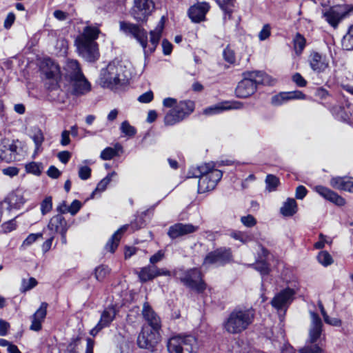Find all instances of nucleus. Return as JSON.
I'll list each match as a JSON object with an SVG mask.
<instances>
[{
	"mask_svg": "<svg viewBox=\"0 0 353 353\" xmlns=\"http://www.w3.org/2000/svg\"><path fill=\"white\" fill-rule=\"evenodd\" d=\"M223 57L225 61L230 64H234L236 62V54L230 45H228L223 51Z\"/></svg>",
	"mask_w": 353,
	"mask_h": 353,
	"instance_id": "603ef678",
	"label": "nucleus"
},
{
	"mask_svg": "<svg viewBox=\"0 0 353 353\" xmlns=\"http://www.w3.org/2000/svg\"><path fill=\"white\" fill-rule=\"evenodd\" d=\"M15 19H16V17H15L14 13L13 12H9L7 14V16L4 20V22H3L4 28L6 30H9L12 27L13 23H14Z\"/></svg>",
	"mask_w": 353,
	"mask_h": 353,
	"instance_id": "774afa93",
	"label": "nucleus"
},
{
	"mask_svg": "<svg viewBox=\"0 0 353 353\" xmlns=\"http://www.w3.org/2000/svg\"><path fill=\"white\" fill-rule=\"evenodd\" d=\"M166 17L165 16H162L155 27L154 30H150V41L151 43V47L149 48V51L150 53H152L155 51L156 48L159 43V41L161 39L162 32L163 31L165 27Z\"/></svg>",
	"mask_w": 353,
	"mask_h": 353,
	"instance_id": "cd10ccee",
	"label": "nucleus"
},
{
	"mask_svg": "<svg viewBox=\"0 0 353 353\" xmlns=\"http://www.w3.org/2000/svg\"><path fill=\"white\" fill-rule=\"evenodd\" d=\"M312 327L310 331H323V322L317 312H311Z\"/></svg>",
	"mask_w": 353,
	"mask_h": 353,
	"instance_id": "09e8293b",
	"label": "nucleus"
},
{
	"mask_svg": "<svg viewBox=\"0 0 353 353\" xmlns=\"http://www.w3.org/2000/svg\"><path fill=\"white\" fill-rule=\"evenodd\" d=\"M292 43L296 54L299 56L303 53L306 46L307 41L302 34L296 32L293 38Z\"/></svg>",
	"mask_w": 353,
	"mask_h": 353,
	"instance_id": "e433bc0d",
	"label": "nucleus"
},
{
	"mask_svg": "<svg viewBox=\"0 0 353 353\" xmlns=\"http://www.w3.org/2000/svg\"><path fill=\"white\" fill-rule=\"evenodd\" d=\"M26 172L35 176H40L42 173L43 164L41 162L31 161L25 165Z\"/></svg>",
	"mask_w": 353,
	"mask_h": 353,
	"instance_id": "37998d69",
	"label": "nucleus"
},
{
	"mask_svg": "<svg viewBox=\"0 0 353 353\" xmlns=\"http://www.w3.org/2000/svg\"><path fill=\"white\" fill-rule=\"evenodd\" d=\"M324 336L321 332H310L308 341L305 345L299 350V353H323L322 345Z\"/></svg>",
	"mask_w": 353,
	"mask_h": 353,
	"instance_id": "aec40b11",
	"label": "nucleus"
},
{
	"mask_svg": "<svg viewBox=\"0 0 353 353\" xmlns=\"http://www.w3.org/2000/svg\"><path fill=\"white\" fill-rule=\"evenodd\" d=\"M114 316L115 310L113 307L105 309L101 313L100 320L97 324L90 331H101L111 323L114 319Z\"/></svg>",
	"mask_w": 353,
	"mask_h": 353,
	"instance_id": "2f4dec72",
	"label": "nucleus"
},
{
	"mask_svg": "<svg viewBox=\"0 0 353 353\" xmlns=\"http://www.w3.org/2000/svg\"><path fill=\"white\" fill-rule=\"evenodd\" d=\"M91 173H92V169L89 166H88V165L81 166V167H80V168L79 170V177L81 180H84V181L88 180V179L90 178Z\"/></svg>",
	"mask_w": 353,
	"mask_h": 353,
	"instance_id": "bf43d9fd",
	"label": "nucleus"
},
{
	"mask_svg": "<svg viewBox=\"0 0 353 353\" xmlns=\"http://www.w3.org/2000/svg\"><path fill=\"white\" fill-rule=\"evenodd\" d=\"M40 69L46 79L54 80L61 73L60 67L52 59L44 58L41 63Z\"/></svg>",
	"mask_w": 353,
	"mask_h": 353,
	"instance_id": "4be33fe9",
	"label": "nucleus"
},
{
	"mask_svg": "<svg viewBox=\"0 0 353 353\" xmlns=\"http://www.w3.org/2000/svg\"><path fill=\"white\" fill-rule=\"evenodd\" d=\"M79 53L89 62H95L100 57L99 45L96 41H75Z\"/></svg>",
	"mask_w": 353,
	"mask_h": 353,
	"instance_id": "2eb2a0df",
	"label": "nucleus"
},
{
	"mask_svg": "<svg viewBox=\"0 0 353 353\" xmlns=\"http://www.w3.org/2000/svg\"><path fill=\"white\" fill-rule=\"evenodd\" d=\"M40 210L42 215H46L52 210V197L47 196L41 202Z\"/></svg>",
	"mask_w": 353,
	"mask_h": 353,
	"instance_id": "3c124183",
	"label": "nucleus"
},
{
	"mask_svg": "<svg viewBox=\"0 0 353 353\" xmlns=\"http://www.w3.org/2000/svg\"><path fill=\"white\" fill-rule=\"evenodd\" d=\"M351 13H353V5H336L323 12V17L332 27L336 28L340 21Z\"/></svg>",
	"mask_w": 353,
	"mask_h": 353,
	"instance_id": "9b49d317",
	"label": "nucleus"
},
{
	"mask_svg": "<svg viewBox=\"0 0 353 353\" xmlns=\"http://www.w3.org/2000/svg\"><path fill=\"white\" fill-rule=\"evenodd\" d=\"M44 230L45 229H43V231L41 232L30 233V234H28V236L23 241L21 247L26 248L32 245L38 239H43Z\"/></svg>",
	"mask_w": 353,
	"mask_h": 353,
	"instance_id": "49530a36",
	"label": "nucleus"
},
{
	"mask_svg": "<svg viewBox=\"0 0 353 353\" xmlns=\"http://www.w3.org/2000/svg\"><path fill=\"white\" fill-rule=\"evenodd\" d=\"M48 304L46 302H42L40 307L32 315V323L30 329L33 331H39L41 329V323L47 314V307Z\"/></svg>",
	"mask_w": 353,
	"mask_h": 353,
	"instance_id": "7c9ffc66",
	"label": "nucleus"
},
{
	"mask_svg": "<svg viewBox=\"0 0 353 353\" xmlns=\"http://www.w3.org/2000/svg\"><path fill=\"white\" fill-rule=\"evenodd\" d=\"M241 80L234 90L235 96L239 99H246L253 95L258 86L265 85L270 76L263 71H246L243 73Z\"/></svg>",
	"mask_w": 353,
	"mask_h": 353,
	"instance_id": "f03ea898",
	"label": "nucleus"
},
{
	"mask_svg": "<svg viewBox=\"0 0 353 353\" xmlns=\"http://www.w3.org/2000/svg\"><path fill=\"white\" fill-rule=\"evenodd\" d=\"M38 284V281L34 277H30L27 281L26 279L22 280L21 291L25 292L34 288Z\"/></svg>",
	"mask_w": 353,
	"mask_h": 353,
	"instance_id": "5fc2aeb1",
	"label": "nucleus"
},
{
	"mask_svg": "<svg viewBox=\"0 0 353 353\" xmlns=\"http://www.w3.org/2000/svg\"><path fill=\"white\" fill-rule=\"evenodd\" d=\"M234 254L231 248L221 246L208 252L203 259V265L225 266L234 262Z\"/></svg>",
	"mask_w": 353,
	"mask_h": 353,
	"instance_id": "1a4fd4ad",
	"label": "nucleus"
},
{
	"mask_svg": "<svg viewBox=\"0 0 353 353\" xmlns=\"http://www.w3.org/2000/svg\"><path fill=\"white\" fill-rule=\"evenodd\" d=\"M128 227L129 225L128 224L123 225L114 232V233L108 239L104 246V250L106 252H108L111 254H114L116 252L120 243L121 239L124 233L128 229Z\"/></svg>",
	"mask_w": 353,
	"mask_h": 353,
	"instance_id": "bb28decb",
	"label": "nucleus"
},
{
	"mask_svg": "<svg viewBox=\"0 0 353 353\" xmlns=\"http://www.w3.org/2000/svg\"><path fill=\"white\" fill-rule=\"evenodd\" d=\"M266 190L268 192H274L276 190L280 185V179L276 175L268 174L265 178Z\"/></svg>",
	"mask_w": 353,
	"mask_h": 353,
	"instance_id": "79ce46f5",
	"label": "nucleus"
},
{
	"mask_svg": "<svg viewBox=\"0 0 353 353\" xmlns=\"http://www.w3.org/2000/svg\"><path fill=\"white\" fill-rule=\"evenodd\" d=\"M241 221L247 228H252L257 223L256 219L251 214L241 216Z\"/></svg>",
	"mask_w": 353,
	"mask_h": 353,
	"instance_id": "13d9d810",
	"label": "nucleus"
},
{
	"mask_svg": "<svg viewBox=\"0 0 353 353\" xmlns=\"http://www.w3.org/2000/svg\"><path fill=\"white\" fill-rule=\"evenodd\" d=\"M195 109V103L191 100L180 101L164 117L165 125H174L189 117Z\"/></svg>",
	"mask_w": 353,
	"mask_h": 353,
	"instance_id": "0eeeda50",
	"label": "nucleus"
},
{
	"mask_svg": "<svg viewBox=\"0 0 353 353\" xmlns=\"http://www.w3.org/2000/svg\"><path fill=\"white\" fill-rule=\"evenodd\" d=\"M314 97L321 99V100H325L329 97H330V94L325 88L323 87H319L315 90Z\"/></svg>",
	"mask_w": 353,
	"mask_h": 353,
	"instance_id": "e2e57ef3",
	"label": "nucleus"
},
{
	"mask_svg": "<svg viewBox=\"0 0 353 353\" xmlns=\"http://www.w3.org/2000/svg\"><path fill=\"white\" fill-rule=\"evenodd\" d=\"M208 3L203 2L191 6L188 10V15L192 22L199 23L205 21L206 14L209 11Z\"/></svg>",
	"mask_w": 353,
	"mask_h": 353,
	"instance_id": "412c9836",
	"label": "nucleus"
},
{
	"mask_svg": "<svg viewBox=\"0 0 353 353\" xmlns=\"http://www.w3.org/2000/svg\"><path fill=\"white\" fill-rule=\"evenodd\" d=\"M314 190L325 200L336 206L342 207L346 203V201L343 196L327 187L318 185L314 188Z\"/></svg>",
	"mask_w": 353,
	"mask_h": 353,
	"instance_id": "f3484780",
	"label": "nucleus"
},
{
	"mask_svg": "<svg viewBox=\"0 0 353 353\" xmlns=\"http://www.w3.org/2000/svg\"><path fill=\"white\" fill-rule=\"evenodd\" d=\"M152 0H134L130 14L139 23H145L154 10Z\"/></svg>",
	"mask_w": 353,
	"mask_h": 353,
	"instance_id": "f8f14e48",
	"label": "nucleus"
},
{
	"mask_svg": "<svg viewBox=\"0 0 353 353\" xmlns=\"http://www.w3.org/2000/svg\"><path fill=\"white\" fill-rule=\"evenodd\" d=\"M81 208L82 203L79 200L74 199L70 205L68 206V211L72 216H74L79 212Z\"/></svg>",
	"mask_w": 353,
	"mask_h": 353,
	"instance_id": "4d7b16f0",
	"label": "nucleus"
},
{
	"mask_svg": "<svg viewBox=\"0 0 353 353\" xmlns=\"http://www.w3.org/2000/svg\"><path fill=\"white\" fill-rule=\"evenodd\" d=\"M223 14V20H231L236 0H214Z\"/></svg>",
	"mask_w": 353,
	"mask_h": 353,
	"instance_id": "473e14b6",
	"label": "nucleus"
},
{
	"mask_svg": "<svg viewBox=\"0 0 353 353\" xmlns=\"http://www.w3.org/2000/svg\"><path fill=\"white\" fill-rule=\"evenodd\" d=\"M298 211L297 203L294 199L288 198L280 209L281 213L284 216H292Z\"/></svg>",
	"mask_w": 353,
	"mask_h": 353,
	"instance_id": "f704fd0d",
	"label": "nucleus"
},
{
	"mask_svg": "<svg viewBox=\"0 0 353 353\" xmlns=\"http://www.w3.org/2000/svg\"><path fill=\"white\" fill-rule=\"evenodd\" d=\"M26 201V200L19 190L12 191L3 200V202L8 204V210L20 209L24 205Z\"/></svg>",
	"mask_w": 353,
	"mask_h": 353,
	"instance_id": "c756f323",
	"label": "nucleus"
},
{
	"mask_svg": "<svg viewBox=\"0 0 353 353\" xmlns=\"http://www.w3.org/2000/svg\"><path fill=\"white\" fill-rule=\"evenodd\" d=\"M255 318V310L235 307L224 321L223 325L225 331H245L252 325Z\"/></svg>",
	"mask_w": 353,
	"mask_h": 353,
	"instance_id": "20e7f679",
	"label": "nucleus"
},
{
	"mask_svg": "<svg viewBox=\"0 0 353 353\" xmlns=\"http://www.w3.org/2000/svg\"><path fill=\"white\" fill-rule=\"evenodd\" d=\"M19 140L4 137L0 141V161L10 163L16 159L19 154L17 143Z\"/></svg>",
	"mask_w": 353,
	"mask_h": 353,
	"instance_id": "4468645a",
	"label": "nucleus"
},
{
	"mask_svg": "<svg viewBox=\"0 0 353 353\" xmlns=\"http://www.w3.org/2000/svg\"><path fill=\"white\" fill-rule=\"evenodd\" d=\"M154 265L151 266L150 265L141 268L138 273L139 281L144 283L153 280L154 279Z\"/></svg>",
	"mask_w": 353,
	"mask_h": 353,
	"instance_id": "4c0bfd02",
	"label": "nucleus"
},
{
	"mask_svg": "<svg viewBox=\"0 0 353 353\" xmlns=\"http://www.w3.org/2000/svg\"><path fill=\"white\" fill-rule=\"evenodd\" d=\"M111 273V268L105 264H101L97 266L93 272V274L96 280L102 283Z\"/></svg>",
	"mask_w": 353,
	"mask_h": 353,
	"instance_id": "c9c22d12",
	"label": "nucleus"
},
{
	"mask_svg": "<svg viewBox=\"0 0 353 353\" xmlns=\"http://www.w3.org/2000/svg\"><path fill=\"white\" fill-rule=\"evenodd\" d=\"M118 155V151L116 148H113L111 147H106L105 149H103L101 154H100V158L103 160L107 161V160H111L114 157H117Z\"/></svg>",
	"mask_w": 353,
	"mask_h": 353,
	"instance_id": "864d4df0",
	"label": "nucleus"
},
{
	"mask_svg": "<svg viewBox=\"0 0 353 353\" xmlns=\"http://www.w3.org/2000/svg\"><path fill=\"white\" fill-rule=\"evenodd\" d=\"M308 193L307 188L303 185H299L296 187L295 191V198L299 200L303 199Z\"/></svg>",
	"mask_w": 353,
	"mask_h": 353,
	"instance_id": "338daca9",
	"label": "nucleus"
},
{
	"mask_svg": "<svg viewBox=\"0 0 353 353\" xmlns=\"http://www.w3.org/2000/svg\"><path fill=\"white\" fill-rule=\"evenodd\" d=\"M120 130L123 134L128 137H133L137 134V129L131 125L128 121L121 123Z\"/></svg>",
	"mask_w": 353,
	"mask_h": 353,
	"instance_id": "8fccbe9b",
	"label": "nucleus"
},
{
	"mask_svg": "<svg viewBox=\"0 0 353 353\" xmlns=\"http://www.w3.org/2000/svg\"><path fill=\"white\" fill-rule=\"evenodd\" d=\"M154 99V94L152 90L147 91L144 92L143 94H141L138 97V101L140 103H148L151 102Z\"/></svg>",
	"mask_w": 353,
	"mask_h": 353,
	"instance_id": "0e129e2a",
	"label": "nucleus"
},
{
	"mask_svg": "<svg viewBox=\"0 0 353 353\" xmlns=\"http://www.w3.org/2000/svg\"><path fill=\"white\" fill-rule=\"evenodd\" d=\"M159 332H140L137 338V344L141 348L152 350L159 342Z\"/></svg>",
	"mask_w": 353,
	"mask_h": 353,
	"instance_id": "b1692460",
	"label": "nucleus"
},
{
	"mask_svg": "<svg viewBox=\"0 0 353 353\" xmlns=\"http://www.w3.org/2000/svg\"><path fill=\"white\" fill-rule=\"evenodd\" d=\"M330 185L335 190L353 193V181L350 176H332L330 180Z\"/></svg>",
	"mask_w": 353,
	"mask_h": 353,
	"instance_id": "a878e982",
	"label": "nucleus"
},
{
	"mask_svg": "<svg viewBox=\"0 0 353 353\" xmlns=\"http://www.w3.org/2000/svg\"><path fill=\"white\" fill-rule=\"evenodd\" d=\"M142 314L148 324L153 331H160L161 323L160 317L154 311L148 302H145L143 305Z\"/></svg>",
	"mask_w": 353,
	"mask_h": 353,
	"instance_id": "5701e85b",
	"label": "nucleus"
},
{
	"mask_svg": "<svg viewBox=\"0 0 353 353\" xmlns=\"http://www.w3.org/2000/svg\"><path fill=\"white\" fill-rule=\"evenodd\" d=\"M173 276L184 286L195 291L197 294L203 293L207 288V283L203 279L204 275L199 268L174 270Z\"/></svg>",
	"mask_w": 353,
	"mask_h": 353,
	"instance_id": "39448f33",
	"label": "nucleus"
},
{
	"mask_svg": "<svg viewBox=\"0 0 353 353\" xmlns=\"http://www.w3.org/2000/svg\"><path fill=\"white\" fill-rule=\"evenodd\" d=\"M243 103L239 101H225L214 106H210L205 109L204 112L206 114H214L222 112L224 110L232 109H241Z\"/></svg>",
	"mask_w": 353,
	"mask_h": 353,
	"instance_id": "393cba45",
	"label": "nucleus"
},
{
	"mask_svg": "<svg viewBox=\"0 0 353 353\" xmlns=\"http://www.w3.org/2000/svg\"><path fill=\"white\" fill-rule=\"evenodd\" d=\"M54 239V234L51 233L50 236L42 243L41 250L43 254H46L51 249Z\"/></svg>",
	"mask_w": 353,
	"mask_h": 353,
	"instance_id": "69168bd1",
	"label": "nucleus"
},
{
	"mask_svg": "<svg viewBox=\"0 0 353 353\" xmlns=\"http://www.w3.org/2000/svg\"><path fill=\"white\" fill-rule=\"evenodd\" d=\"M320 309L322 316L323 317L324 321L326 324H329L330 325L334 326H341L342 324V321L341 319L338 318L331 317L330 316L326 311L324 309V307L322 303H320Z\"/></svg>",
	"mask_w": 353,
	"mask_h": 353,
	"instance_id": "de8ad7c7",
	"label": "nucleus"
},
{
	"mask_svg": "<svg viewBox=\"0 0 353 353\" xmlns=\"http://www.w3.org/2000/svg\"><path fill=\"white\" fill-rule=\"evenodd\" d=\"M101 81L103 87L113 89H121L129 84L128 79H120L118 68L114 63H109L101 73Z\"/></svg>",
	"mask_w": 353,
	"mask_h": 353,
	"instance_id": "6e6552de",
	"label": "nucleus"
},
{
	"mask_svg": "<svg viewBox=\"0 0 353 353\" xmlns=\"http://www.w3.org/2000/svg\"><path fill=\"white\" fill-rule=\"evenodd\" d=\"M169 353H196L199 344L193 334H179L170 337L167 343Z\"/></svg>",
	"mask_w": 353,
	"mask_h": 353,
	"instance_id": "423d86ee",
	"label": "nucleus"
},
{
	"mask_svg": "<svg viewBox=\"0 0 353 353\" xmlns=\"http://www.w3.org/2000/svg\"><path fill=\"white\" fill-rule=\"evenodd\" d=\"M32 139L34 141L35 148L34 151V154H37L39 151H40L42 148V144L44 141V136L43 133L41 129H38L34 134L32 136Z\"/></svg>",
	"mask_w": 353,
	"mask_h": 353,
	"instance_id": "a18cd8bd",
	"label": "nucleus"
},
{
	"mask_svg": "<svg viewBox=\"0 0 353 353\" xmlns=\"http://www.w3.org/2000/svg\"><path fill=\"white\" fill-rule=\"evenodd\" d=\"M3 232L9 233L17 229V225L15 219L3 223L1 225Z\"/></svg>",
	"mask_w": 353,
	"mask_h": 353,
	"instance_id": "680f3d73",
	"label": "nucleus"
},
{
	"mask_svg": "<svg viewBox=\"0 0 353 353\" xmlns=\"http://www.w3.org/2000/svg\"><path fill=\"white\" fill-rule=\"evenodd\" d=\"M47 228L52 232L58 234L64 230L68 231L70 228V225L63 215L55 214L50 218Z\"/></svg>",
	"mask_w": 353,
	"mask_h": 353,
	"instance_id": "c85d7f7f",
	"label": "nucleus"
},
{
	"mask_svg": "<svg viewBox=\"0 0 353 353\" xmlns=\"http://www.w3.org/2000/svg\"><path fill=\"white\" fill-rule=\"evenodd\" d=\"M307 95L302 91L296 90L294 91L280 92L271 98V103L274 106H280L292 100H305Z\"/></svg>",
	"mask_w": 353,
	"mask_h": 353,
	"instance_id": "dca6fc26",
	"label": "nucleus"
},
{
	"mask_svg": "<svg viewBox=\"0 0 353 353\" xmlns=\"http://www.w3.org/2000/svg\"><path fill=\"white\" fill-rule=\"evenodd\" d=\"M295 290L290 287L281 290L276 293L270 301V304L278 312L284 311L285 314L287 310L294 299Z\"/></svg>",
	"mask_w": 353,
	"mask_h": 353,
	"instance_id": "ddd939ff",
	"label": "nucleus"
},
{
	"mask_svg": "<svg viewBox=\"0 0 353 353\" xmlns=\"http://www.w3.org/2000/svg\"><path fill=\"white\" fill-rule=\"evenodd\" d=\"M311 69L316 73H323L329 67V60L326 55L312 50L307 59Z\"/></svg>",
	"mask_w": 353,
	"mask_h": 353,
	"instance_id": "6ab92c4d",
	"label": "nucleus"
},
{
	"mask_svg": "<svg viewBox=\"0 0 353 353\" xmlns=\"http://www.w3.org/2000/svg\"><path fill=\"white\" fill-rule=\"evenodd\" d=\"M317 261L324 267H327L334 263L331 254L326 250L320 251L316 256Z\"/></svg>",
	"mask_w": 353,
	"mask_h": 353,
	"instance_id": "c03bdc74",
	"label": "nucleus"
},
{
	"mask_svg": "<svg viewBox=\"0 0 353 353\" xmlns=\"http://www.w3.org/2000/svg\"><path fill=\"white\" fill-rule=\"evenodd\" d=\"M66 67L65 79L71 84V94L80 97L90 92L92 85L83 73L79 61L70 60L67 63Z\"/></svg>",
	"mask_w": 353,
	"mask_h": 353,
	"instance_id": "7ed1b4c3",
	"label": "nucleus"
},
{
	"mask_svg": "<svg viewBox=\"0 0 353 353\" xmlns=\"http://www.w3.org/2000/svg\"><path fill=\"white\" fill-rule=\"evenodd\" d=\"M292 80L299 88H304L307 84V81L299 72H295L292 76Z\"/></svg>",
	"mask_w": 353,
	"mask_h": 353,
	"instance_id": "6e6d98bb",
	"label": "nucleus"
},
{
	"mask_svg": "<svg viewBox=\"0 0 353 353\" xmlns=\"http://www.w3.org/2000/svg\"><path fill=\"white\" fill-rule=\"evenodd\" d=\"M271 35V26L269 23L265 24L259 33V39L260 41H264Z\"/></svg>",
	"mask_w": 353,
	"mask_h": 353,
	"instance_id": "052dcab7",
	"label": "nucleus"
},
{
	"mask_svg": "<svg viewBox=\"0 0 353 353\" xmlns=\"http://www.w3.org/2000/svg\"><path fill=\"white\" fill-rule=\"evenodd\" d=\"M101 30L98 27L87 26L83 28V33L76 38L75 41H96Z\"/></svg>",
	"mask_w": 353,
	"mask_h": 353,
	"instance_id": "72a5a7b5",
	"label": "nucleus"
},
{
	"mask_svg": "<svg viewBox=\"0 0 353 353\" xmlns=\"http://www.w3.org/2000/svg\"><path fill=\"white\" fill-rule=\"evenodd\" d=\"M252 266L263 276L268 275L271 272L270 265L266 260H256Z\"/></svg>",
	"mask_w": 353,
	"mask_h": 353,
	"instance_id": "ea45409f",
	"label": "nucleus"
},
{
	"mask_svg": "<svg viewBox=\"0 0 353 353\" xmlns=\"http://www.w3.org/2000/svg\"><path fill=\"white\" fill-rule=\"evenodd\" d=\"M229 236L234 240L239 241L243 244H246L252 241V235L240 230H232Z\"/></svg>",
	"mask_w": 353,
	"mask_h": 353,
	"instance_id": "58836bf2",
	"label": "nucleus"
},
{
	"mask_svg": "<svg viewBox=\"0 0 353 353\" xmlns=\"http://www.w3.org/2000/svg\"><path fill=\"white\" fill-rule=\"evenodd\" d=\"M214 165L204 163L191 168L188 172L190 178H199L198 192L204 193L213 190L223 176V172L215 169Z\"/></svg>",
	"mask_w": 353,
	"mask_h": 353,
	"instance_id": "f257e3e1",
	"label": "nucleus"
},
{
	"mask_svg": "<svg viewBox=\"0 0 353 353\" xmlns=\"http://www.w3.org/2000/svg\"><path fill=\"white\" fill-rule=\"evenodd\" d=\"M342 46L347 50H353V24L348 27L346 34L343 36Z\"/></svg>",
	"mask_w": 353,
	"mask_h": 353,
	"instance_id": "a19ab883",
	"label": "nucleus"
},
{
	"mask_svg": "<svg viewBox=\"0 0 353 353\" xmlns=\"http://www.w3.org/2000/svg\"><path fill=\"white\" fill-rule=\"evenodd\" d=\"M199 230V226L192 223H176L170 225L168 230V236L171 239H176L181 236L192 234Z\"/></svg>",
	"mask_w": 353,
	"mask_h": 353,
	"instance_id": "a211bd4d",
	"label": "nucleus"
},
{
	"mask_svg": "<svg viewBox=\"0 0 353 353\" xmlns=\"http://www.w3.org/2000/svg\"><path fill=\"white\" fill-rule=\"evenodd\" d=\"M141 23L135 24L130 22L121 21L119 22V29L123 34L135 39L144 50L148 47V32L143 28Z\"/></svg>",
	"mask_w": 353,
	"mask_h": 353,
	"instance_id": "9d476101",
	"label": "nucleus"
}]
</instances>
